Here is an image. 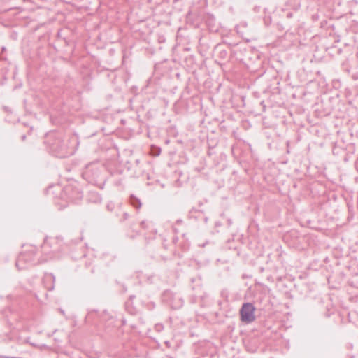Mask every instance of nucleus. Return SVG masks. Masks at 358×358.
<instances>
[{
  "label": "nucleus",
  "mask_w": 358,
  "mask_h": 358,
  "mask_svg": "<svg viewBox=\"0 0 358 358\" xmlns=\"http://www.w3.org/2000/svg\"><path fill=\"white\" fill-rule=\"evenodd\" d=\"M163 246H164V249H167L166 245L164 243V242L163 243Z\"/></svg>",
  "instance_id": "nucleus-18"
},
{
  "label": "nucleus",
  "mask_w": 358,
  "mask_h": 358,
  "mask_svg": "<svg viewBox=\"0 0 358 358\" xmlns=\"http://www.w3.org/2000/svg\"><path fill=\"white\" fill-rule=\"evenodd\" d=\"M287 17L288 18L292 17V13H287Z\"/></svg>",
  "instance_id": "nucleus-15"
},
{
  "label": "nucleus",
  "mask_w": 358,
  "mask_h": 358,
  "mask_svg": "<svg viewBox=\"0 0 358 358\" xmlns=\"http://www.w3.org/2000/svg\"><path fill=\"white\" fill-rule=\"evenodd\" d=\"M181 222H182V221L178 220V221H177V222H176V223L178 224V223H181Z\"/></svg>",
  "instance_id": "nucleus-23"
},
{
  "label": "nucleus",
  "mask_w": 358,
  "mask_h": 358,
  "mask_svg": "<svg viewBox=\"0 0 358 358\" xmlns=\"http://www.w3.org/2000/svg\"><path fill=\"white\" fill-rule=\"evenodd\" d=\"M40 250L34 245H28L19 254L15 266L18 270H23L31 265L43 262Z\"/></svg>",
  "instance_id": "nucleus-2"
},
{
  "label": "nucleus",
  "mask_w": 358,
  "mask_h": 358,
  "mask_svg": "<svg viewBox=\"0 0 358 358\" xmlns=\"http://www.w3.org/2000/svg\"><path fill=\"white\" fill-rule=\"evenodd\" d=\"M25 138H26V136H25V135H22V136H21V139H22V141H24V140H25Z\"/></svg>",
  "instance_id": "nucleus-16"
},
{
  "label": "nucleus",
  "mask_w": 358,
  "mask_h": 358,
  "mask_svg": "<svg viewBox=\"0 0 358 358\" xmlns=\"http://www.w3.org/2000/svg\"><path fill=\"white\" fill-rule=\"evenodd\" d=\"M177 240L176 237L173 238V242H175Z\"/></svg>",
  "instance_id": "nucleus-19"
},
{
  "label": "nucleus",
  "mask_w": 358,
  "mask_h": 358,
  "mask_svg": "<svg viewBox=\"0 0 358 358\" xmlns=\"http://www.w3.org/2000/svg\"><path fill=\"white\" fill-rule=\"evenodd\" d=\"M62 248V241L57 237H47L41 245L40 252L43 261H47L55 257L60 252Z\"/></svg>",
  "instance_id": "nucleus-3"
},
{
  "label": "nucleus",
  "mask_w": 358,
  "mask_h": 358,
  "mask_svg": "<svg viewBox=\"0 0 358 358\" xmlns=\"http://www.w3.org/2000/svg\"><path fill=\"white\" fill-rule=\"evenodd\" d=\"M162 297L163 300L167 302L173 309H178L182 305V299L170 290L164 291Z\"/></svg>",
  "instance_id": "nucleus-8"
},
{
  "label": "nucleus",
  "mask_w": 358,
  "mask_h": 358,
  "mask_svg": "<svg viewBox=\"0 0 358 358\" xmlns=\"http://www.w3.org/2000/svg\"><path fill=\"white\" fill-rule=\"evenodd\" d=\"M134 298V296H130V299H132Z\"/></svg>",
  "instance_id": "nucleus-22"
},
{
  "label": "nucleus",
  "mask_w": 358,
  "mask_h": 358,
  "mask_svg": "<svg viewBox=\"0 0 358 358\" xmlns=\"http://www.w3.org/2000/svg\"><path fill=\"white\" fill-rule=\"evenodd\" d=\"M178 257H179L180 258H181V257H182V255H180V254H179V255H178Z\"/></svg>",
  "instance_id": "nucleus-24"
},
{
  "label": "nucleus",
  "mask_w": 358,
  "mask_h": 358,
  "mask_svg": "<svg viewBox=\"0 0 358 358\" xmlns=\"http://www.w3.org/2000/svg\"><path fill=\"white\" fill-rule=\"evenodd\" d=\"M122 324L123 325H125V324H126V322H125V320H122Z\"/></svg>",
  "instance_id": "nucleus-17"
},
{
  "label": "nucleus",
  "mask_w": 358,
  "mask_h": 358,
  "mask_svg": "<svg viewBox=\"0 0 358 358\" xmlns=\"http://www.w3.org/2000/svg\"><path fill=\"white\" fill-rule=\"evenodd\" d=\"M103 169L99 162H92L88 164L82 175L83 178L90 183H96L99 181L101 173Z\"/></svg>",
  "instance_id": "nucleus-5"
},
{
  "label": "nucleus",
  "mask_w": 358,
  "mask_h": 358,
  "mask_svg": "<svg viewBox=\"0 0 358 358\" xmlns=\"http://www.w3.org/2000/svg\"><path fill=\"white\" fill-rule=\"evenodd\" d=\"M129 202L137 210L140 209L142 205L140 199L133 194L129 197Z\"/></svg>",
  "instance_id": "nucleus-11"
},
{
  "label": "nucleus",
  "mask_w": 358,
  "mask_h": 358,
  "mask_svg": "<svg viewBox=\"0 0 358 358\" xmlns=\"http://www.w3.org/2000/svg\"><path fill=\"white\" fill-rule=\"evenodd\" d=\"M4 315L10 328L18 331L24 330L26 328L25 320L20 313L8 309L5 310Z\"/></svg>",
  "instance_id": "nucleus-6"
},
{
  "label": "nucleus",
  "mask_w": 358,
  "mask_h": 358,
  "mask_svg": "<svg viewBox=\"0 0 358 358\" xmlns=\"http://www.w3.org/2000/svg\"><path fill=\"white\" fill-rule=\"evenodd\" d=\"M255 308L251 303H245L240 310L241 320L245 323H251L255 320Z\"/></svg>",
  "instance_id": "nucleus-7"
},
{
  "label": "nucleus",
  "mask_w": 358,
  "mask_h": 358,
  "mask_svg": "<svg viewBox=\"0 0 358 358\" xmlns=\"http://www.w3.org/2000/svg\"><path fill=\"white\" fill-rule=\"evenodd\" d=\"M0 358H3V357H0Z\"/></svg>",
  "instance_id": "nucleus-25"
},
{
  "label": "nucleus",
  "mask_w": 358,
  "mask_h": 358,
  "mask_svg": "<svg viewBox=\"0 0 358 358\" xmlns=\"http://www.w3.org/2000/svg\"><path fill=\"white\" fill-rule=\"evenodd\" d=\"M59 204L62 205V206H65L66 204H63L62 203H58Z\"/></svg>",
  "instance_id": "nucleus-21"
},
{
  "label": "nucleus",
  "mask_w": 358,
  "mask_h": 358,
  "mask_svg": "<svg viewBox=\"0 0 358 358\" xmlns=\"http://www.w3.org/2000/svg\"><path fill=\"white\" fill-rule=\"evenodd\" d=\"M91 196H94V197H95L97 200L101 201V198H99V196L96 194H94V193H93V194H91Z\"/></svg>",
  "instance_id": "nucleus-14"
},
{
  "label": "nucleus",
  "mask_w": 358,
  "mask_h": 358,
  "mask_svg": "<svg viewBox=\"0 0 358 358\" xmlns=\"http://www.w3.org/2000/svg\"><path fill=\"white\" fill-rule=\"evenodd\" d=\"M55 278L52 273H45L42 279V283L48 291L54 289Z\"/></svg>",
  "instance_id": "nucleus-9"
},
{
  "label": "nucleus",
  "mask_w": 358,
  "mask_h": 358,
  "mask_svg": "<svg viewBox=\"0 0 358 358\" xmlns=\"http://www.w3.org/2000/svg\"><path fill=\"white\" fill-rule=\"evenodd\" d=\"M129 217V215L128 213H124L122 214V217L121 218V221L127 220Z\"/></svg>",
  "instance_id": "nucleus-13"
},
{
  "label": "nucleus",
  "mask_w": 358,
  "mask_h": 358,
  "mask_svg": "<svg viewBox=\"0 0 358 358\" xmlns=\"http://www.w3.org/2000/svg\"><path fill=\"white\" fill-rule=\"evenodd\" d=\"M83 196V192L80 190L78 185L69 184L61 190L59 199L66 203H76L80 201Z\"/></svg>",
  "instance_id": "nucleus-4"
},
{
  "label": "nucleus",
  "mask_w": 358,
  "mask_h": 358,
  "mask_svg": "<svg viewBox=\"0 0 358 358\" xmlns=\"http://www.w3.org/2000/svg\"><path fill=\"white\" fill-rule=\"evenodd\" d=\"M45 143L50 152L56 157L64 158L73 153V150L69 145V141H64L62 134L51 132L45 137Z\"/></svg>",
  "instance_id": "nucleus-1"
},
{
  "label": "nucleus",
  "mask_w": 358,
  "mask_h": 358,
  "mask_svg": "<svg viewBox=\"0 0 358 358\" xmlns=\"http://www.w3.org/2000/svg\"><path fill=\"white\" fill-rule=\"evenodd\" d=\"M215 53L217 56V57L221 60H224L227 58L228 56V52L226 49L223 48V45H217L215 48Z\"/></svg>",
  "instance_id": "nucleus-10"
},
{
  "label": "nucleus",
  "mask_w": 358,
  "mask_h": 358,
  "mask_svg": "<svg viewBox=\"0 0 358 358\" xmlns=\"http://www.w3.org/2000/svg\"><path fill=\"white\" fill-rule=\"evenodd\" d=\"M141 228L144 229H149L150 228H152V223L151 222H148V221H142L140 224Z\"/></svg>",
  "instance_id": "nucleus-12"
},
{
  "label": "nucleus",
  "mask_w": 358,
  "mask_h": 358,
  "mask_svg": "<svg viewBox=\"0 0 358 358\" xmlns=\"http://www.w3.org/2000/svg\"><path fill=\"white\" fill-rule=\"evenodd\" d=\"M122 288H123V289H124V292H125V291H127V289H126V288H124V287L123 285H122Z\"/></svg>",
  "instance_id": "nucleus-20"
}]
</instances>
